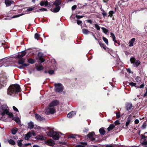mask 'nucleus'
<instances>
[{"label": "nucleus", "mask_w": 147, "mask_h": 147, "mask_svg": "<svg viewBox=\"0 0 147 147\" xmlns=\"http://www.w3.org/2000/svg\"><path fill=\"white\" fill-rule=\"evenodd\" d=\"M21 89L20 86L17 84H14L10 86L8 88L7 93L8 95L12 94L17 93L20 91Z\"/></svg>", "instance_id": "1"}, {"label": "nucleus", "mask_w": 147, "mask_h": 147, "mask_svg": "<svg viewBox=\"0 0 147 147\" xmlns=\"http://www.w3.org/2000/svg\"><path fill=\"white\" fill-rule=\"evenodd\" d=\"M0 114L3 116L6 114L8 115L9 117L10 118L13 117V113L9 111L8 108L6 105H3L0 107Z\"/></svg>", "instance_id": "2"}, {"label": "nucleus", "mask_w": 147, "mask_h": 147, "mask_svg": "<svg viewBox=\"0 0 147 147\" xmlns=\"http://www.w3.org/2000/svg\"><path fill=\"white\" fill-rule=\"evenodd\" d=\"M47 135L49 137H52L53 139L55 140L59 139V133L53 130L50 131L47 133Z\"/></svg>", "instance_id": "3"}, {"label": "nucleus", "mask_w": 147, "mask_h": 147, "mask_svg": "<svg viewBox=\"0 0 147 147\" xmlns=\"http://www.w3.org/2000/svg\"><path fill=\"white\" fill-rule=\"evenodd\" d=\"M55 90L58 92H61L63 90V88L62 84L60 83L55 84Z\"/></svg>", "instance_id": "4"}, {"label": "nucleus", "mask_w": 147, "mask_h": 147, "mask_svg": "<svg viewBox=\"0 0 147 147\" xmlns=\"http://www.w3.org/2000/svg\"><path fill=\"white\" fill-rule=\"evenodd\" d=\"M55 111V109L54 107L49 106L45 110V113L47 114H53Z\"/></svg>", "instance_id": "5"}, {"label": "nucleus", "mask_w": 147, "mask_h": 147, "mask_svg": "<svg viewBox=\"0 0 147 147\" xmlns=\"http://www.w3.org/2000/svg\"><path fill=\"white\" fill-rule=\"evenodd\" d=\"M130 61L131 62L133 63L135 66H138L140 63V61L139 60L136 61L134 57L131 58Z\"/></svg>", "instance_id": "6"}, {"label": "nucleus", "mask_w": 147, "mask_h": 147, "mask_svg": "<svg viewBox=\"0 0 147 147\" xmlns=\"http://www.w3.org/2000/svg\"><path fill=\"white\" fill-rule=\"evenodd\" d=\"M125 108L127 111H129L133 109L134 107L130 103H127L125 104Z\"/></svg>", "instance_id": "7"}, {"label": "nucleus", "mask_w": 147, "mask_h": 147, "mask_svg": "<svg viewBox=\"0 0 147 147\" xmlns=\"http://www.w3.org/2000/svg\"><path fill=\"white\" fill-rule=\"evenodd\" d=\"M45 143L48 145L52 146H53L55 144L54 141L52 139L47 140L46 141Z\"/></svg>", "instance_id": "8"}, {"label": "nucleus", "mask_w": 147, "mask_h": 147, "mask_svg": "<svg viewBox=\"0 0 147 147\" xmlns=\"http://www.w3.org/2000/svg\"><path fill=\"white\" fill-rule=\"evenodd\" d=\"M59 103V102L57 100H55L52 101L49 105V106L53 107L55 106H57Z\"/></svg>", "instance_id": "9"}, {"label": "nucleus", "mask_w": 147, "mask_h": 147, "mask_svg": "<svg viewBox=\"0 0 147 147\" xmlns=\"http://www.w3.org/2000/svg\"><path fill=\"white\" fill-rule=\"evenodd\" d=\"M20 59L18 61V64L23 65L24 66H28V64L24 63L25 62V59L24 58Z\"/></svg>", "instance_id": "10"}, {"label": "nucleus", "mask_w": 147, "mask_h": 147, "mask_svg": "<svg viewBox=\"0 0 147 147\" xmlns=\"http://www.w3.org/2000/svg\"><path fill=\"white\" fill-rule=\"evenodd\" d=\"M26 52L25 51H22L21 52L19 53L18 55L16 56L17 58H22L26 54Z\"/></svg>", "instance_id": "11"}, {"label": "nucleus", "mask_w": 147, "mask_h": 147, "mask_svg": "<svg viewBox=\"0 0 147 147\" xmlns=\"http://www.w3.org/2000/svg\"><path fill=\"white\" fill-rule=\"evenodd\" d=\"M35 117L36 119L38 121H42L44 120V118L41 117L37 114H35Z\"/></svg>", "instance_id": "12"}, {"label": "nucleus", "mask_w": 147, "mask_h": 147, "mask_svg": "<svg viewBox=\"0 0 147 147\" xmlns=\"http://www.w3.org/2000/svg\"><path fill=\"white\" fill-rule=\"evenodd\" d=\"M75 111H72L69 113L67 115V117L69 118H71L74 117L76 114Z\"/></svg>", "instance_id": "13"}, {"label": "nucleus", "mask_w": 147, "mask_h": 147, "mask_svg": "<svg viewBox=\"0 0 147 147\" xmlns=\"http://www.w3.org/2000/svg\"><path fill=\"white\" fill-rule=\"evenodd\" d=\"M95 134L94 132H92L87 135V136L89 138H90L92 141H94L95 140V138H93V136Z\"/></svg>", "instance_id": "14"}, {"label": "nucleus", "mask_w": 147, "mask_h": 147, "mask_svg": "<svg viewBox=\"0 0 147 147\" xmlns=\"http://www.w3.org/2000/svg\"><path fill=\"white\" fill-rule=\"evenodd\" d=\"M13 2L11 0H5V3L7 6H10Z\"/></svg>", "instance_id": "15"}, {"label": "nucleus", "mask_w": 147, "mask_h": 147, "mask_svg": "<svg viewBox=\"0 0 147 147\" xmlns=\"http://www.w3.org/2000/svg\"><path fill=\"white\" fill-rule=\"evenodd\" d=\"M135 40V38H133L129 41V47H132L134 46L133 44Z\"/></svg>", "instance_id": "16"}, {"label": "nucleus", "mask_w": 147, "mask_h": 147, "mask_svg": "<svg viewBox=\"0 0 147 147\" xmlns=\"http://www.w3.org/2000/svg\"><path fill=\"white\" fill-rule=\"evenodd\" d=\"M34 123L32 121L30 122L28 124V128L30 129H32L34 127Z\"/></svg>", "instance_id": "17"}, {"label": "nucleus", "mask_w": 147, "mask_h": 147, "mask_svg": "<svg viewBox=\"0 0 147 147\" xmlns=\"http://www.w3.org/2000/svg\"><path fill=\"white\" fill-rule=\"evenodd\" d=\"M32 136V134L31 132H28L26 135L25 137V140H28L29 138Z\"/></svg>", "instance_id": "18"}, {"label": "nucleus", "mask_w": 147, "mask_h": 147, "mask_svg": "<svg viewBox=\"0 0 147 147\" xmlns=\"http://www.w3.org/2000/svg\"><path fill=\"white\" fill-rule=\"evenodd\" d=\"M99 131L101 135H104L105 133V131L103 127L100 128L99 130Z\"/></svg>", "instance_id": "19"}, {"label": "nucleus", "mask_w": 147, "mask_h": 147, "mask_svg": "<svg viewBox=\"0 0 147 147\" xmlns=\"http://www.w3.org/2000/svg\"><path fill=\"white\" fill-rule=\"evenodd\" d=\"M61 1L60 0H56L53 4L55 5L56 6H57L61 4Z\"/></svg>", "instance_id": "20"}, {"label": "nucleus", "mask_w": 147, "mask_h": 147, "mask_svg": "<svg viewBox=\"0 0 147 147\" xmlns=\"http://www.w3.org/2000/svg\"><path fill=\"white\" fill-rule=\"evenodd\" d=\"M111 35L113 41L115 43H117V41L116 40V37L114 34L113 33L111 32Z\"/></svg>", "instance_id": "21"}, {"label": "nucleus", "mask_w": 147, "mask_h": 147, "mask_svg": "<svg viewBox=\"0 0 147 147\" xmlns=\"http://www.w3.org/2000/svg\"><path fill=\"white\" fill-rule=\"evenodd\" d=\"M18 129L17 128H13L11 130V132L12 134L14 135L16 134L17 131H18Z\"/></svg>", "instance_id": "22"}, {"label": "nucleus", "mask_w": 147, "mask_h": 147, "mask_svg": "<svg viewBox=\"0 0 147 147\" xmlns=\"http://www.w3.org/2000/svg\"><path fill=\"white\" fill-rule=\"evenodd\" d=\"M115 125L113 124H111L108 128L107 130L108 131H110L113 129L115 127Z\"/></svg>", "instance_id": "23"}, {"label": "nucleus", "mask_w": 147, "mask_h": 147, "mask_svg": "<svg viewBox=\"0 0 147 147\" xmlns=\"http://www.w3.org/2000/svg\"><path fill=\"white\" fill-rule=\"evenodd\" d=\"M56 7L54 9L53 12H57L59 11L60 9V7L59 6Z\"/></svg>", "instance_id": "24"}, {"label": "nucleus", "mask_w": 147, "mask_h": 147, "mask_svg": "<svg viewBox=\"0 0 147 147\" xmlns=\"http://www.w3.org/2000/svg\"><path fill=\"white\" fill-rule=\"evenodd\" d=\"M136 80L137 82H138L139 84H141V78L138 76H137L136 78Z\"/></svg>", "instance_id": "25"}, {"label": "nucleus", "mask_w": 147, "mask_h": 147, "mask_svg": "<svg viewBox=\"0 0 147 147\" xmlns=\"http://www.w3.org/2000/svg\"><path fill=\"white\" fill-rule=\"evenodd\" d=\"M82 31L83 34H88L90 32L88 31L87 30L85 29H82Z\"/></svg>", "instance_id": "26"}, {"label": "nucleus", "mask_w": 147, "mask_h": 147, "mask_svg": "<svg viewBox=\"0 0 147 147\" xmlns=\"http://www.w3.org/2000/svg\"><path fill=\"white\" fill-rule=\"evenodd\" d=\"M9 143L12 145H14L15 144V143L14 141L12 139H10L8 141Z\"/></svg>", "instance_id": "27"}, {"label": "nucleus", "mask_w": 147, "mask_h": 147, "mask_svg": "<svg viewBox=\"0 0 147 147\" xmlns=\"http://www.w3.org/2000/svg\"><path fill=\"white\" fill-rule=\"evenodd\" d=\"M81 144H79L78 145V146L79 147H84V146L86 145L87 144L86 143H83L82 142H81L80 143Z\"/></svg>", "instance_id": "28"}, {"label": "nucleus", "mask_w": 147, "mask_h": 147, "mask_svg": "<svg viewBox=\"0 0 147 147\" xmlns=\"http://www.w3.org/2000/svg\"><path fill=\"white\" fill-rule=\"evenodd\" d=\"M102 39L103 41L105 42L106 44L107 45H108V39L105 38V37H102Z\"/></svg>", "instance_id": "29"}, {"label": "nucleus", "mask_w": 147, "mask_h": 147, "mask_svg": "<svg viewBox=\"0 0 147 147\" xmlns=\"http://www.w3.org/2000/svg\"><path fill=\"white\" fill-rule=\"evenodd\" d=\"M13 119L15 120L17 123L18 124L20 123L19 119L18 118H13Z\"/></svg>", "instance_id": "30"}, {"label": "nucleus", "mask_w": 147, "mask_h": 147, "mask_svg": "<svg viewBox=\"0 0 147 147\" xmlns=\"http://www.w3.org/2000/svg\"><path fill=\"white\" fill-rule=\"evenodd\" d=\"M101 29H102L103 32L106 34L108 32V30L107 29L104 27H102Z\"/></svg>", "instance_id": "31"}, {"label": "nucleus", "mask_w": 147, "mask_h": 147, "mask_svg": "<svg viewBox=\"0 0 147 147\" xmlns=\"http://www.w3.org/2000/svg\"><path fill=\"white\" fill-rule=\"evenodd\" d=\"M28 62L30 63L33 64L34 63L35 61L31 59H30L28 60Z\"/></svg>", "instance_id": "32"}, {"label": "nucleus", "mask_w": 147, "mask_h": 147, "mask_svg": "<svg viewBox=\"0 0 147 147\" xmlns=\"http://www.w3.org/2000/svg\"><path fill=\"white\" fill-rule=\"evenodd\" d=\"M22 141V140H18V144L19 147H22V144L21 142Z\"/></svg>", "instance_id": "33"}, {"label": "nucleus", "mask_w": 147, "mask_h": 147, "mask_svg": "<svg viewBox=\"0 0 147 147\" xmlns=\"http://www.w3.org/2000/svg\"><path fill=\"white\" fill-rule=\"evenodd\" d=\"M40 36V35L36 33L34 35L35 38L36 39L38 40V38Z\"/></svg>", "instance_id": "34"}, {"label": "nucleus", "mask_w": 147, "mask_h": 147, "mask_svg": "<svg viewBox=\"0 0 147 147\" xmlns=\"http://www.w3.org/2000/svg\"><path fill=\"white\" fill-rule=\"evenodd\" d=\"M43 69V67L42 65H40L37 67V69L38 71H40Z\"/></svg>", "instance_id": "35"}, {"label": "nucleus", "mask_w": 147, "mask_h": 147, "mask_svg": "<svg viewBox=\"0 0 147 147\" xmlns=\"http://www.w3.org/2000/svg\"><path fill=\"white\" fill-rule=\"evenodd\" d=\"M37 138L38 139H39L40 140H42L43 139V137L42 136L39 135L37 136Z\"/></svg>", "instance_id": "36"}, {"label": "nucleus", "mask_w": 147, "mask_h": 147, "mask_svg": "<svg viewBox=\"0 0 147 147\" xmlns=\"http://www.w3.org/2000/svg\"><path fill=\"white\" fill-rule=\"evenodd\" d=\"M34 8V7H29L28 9H27V11H32Z\"/></svg>", "instance_id": "37"}, {"label": "nucleus", "mask_w": 147, "mask_h": 147, "mask_svg": "<svg viewBox=\"0 0 147 147\" xmlns=\"http://www.w3.org/2000/svg\"><path fill=\"white\" fill-rule=\"evenodd\" d=\"M116 118H119L120 117V113L119 112H117L116 113Z\"/></svg>", "instance_id": "38"}, {"label": "nucleus", "mask_w": 147, "mask_h": 147, "mask_svg": "<svg viewBox=\"0 0 147 147\" xmlns=\"http://www.w3.org/2000/svg\"><path fill=\"white\" fill-rule=\"evenodd\" d=\"M77 135H75V134H70L69 135V137L70 138H75L76 136H77Z\"/></svg>", "instance_id": "39"}, {"label": "nucleus", "mask_w": 147, "mask_h": 147, "mask_svg": "<svg viewBox=\"0 0 147 147\" xmlns=\"http://www.w3.org/2000/svg\"><path fill=\"white\" fill-rule=\"evenodd\" d=\"M95 28L98 30H100V27L97 24H95Z\"/></svg>", "instance_id": "40"}, {"label": "nucleus", "mask_w": 147, "mask_h": 147, "mask_svg": "<svg viewBox=\"0 0 147 147\" xmlns=\"http://www.w3.org/2000/svg\"><path fill=\"white\" fill-rule=\"evenodd\" d=\"M129 84L132 86H135L136 85V83H134L133 82H131L129 83Z\"/></svg>", "instance_id": "41"}, {"label": "nucleus", "mask_w": 147, "mask_h": 147, "mask_svg": "<svg viewBox=\"0 0 147 147\" xmlns=\"http://www.w3.org/2000/svg\"><path fill=\"white\" fill-rule=\"evenodd\" d=\"M147 124L146 123H144L142 126V129H144L146 128Z\"/></svg>", "instance_id": "42"}, {"label": "nucleus", "mask_w": 147, "mask_h": 147, "mask_svg": "<svg viewBox=\"0 0 147 147\" xmlns=\"http://www.w3.org/2000/svg\"><path fill=\"white\" fill-rule=\"evenodd\" d=\"M114 13L113 11H110L109 13L111 17L112 16V15Z\"/></svg>", "instance_id": "43"}, {"label": "nucleus", "mask_w": 147, "mask_h": 147, "mask_svg": "<svg viewBox=\"0 0 147 147\" xmlns=\"http://www.w3.org/2000/svg\"><path fill=\"white\" fill-rule=\"evenodd\" d=\"M142 144L143 145L147 144V141L146 140H144L143 142L142 143Z\"/></svg>", "instance_id": "44"}, {"label": "nucleus", "mask_w": 147, "mask_h": 147, "mask_svg": "<svg viewBox=\"0 0 147 147\" xmlns=\"http://www.w3.org/2000/svg\"><path fill=\"white\" fill-rule=\"evenodd\" d=\"M114 123L115 125H118L120 124V123L119 120H117Z\"/></svg>", "instance_id": "45"}, {"label": "nucleus", "mask_w": 147, "mask_h": 147, "mask_svg": "<svg viewBox=\"0 0 147 147\" xmlns=\"http://www.w3.org/2000/svg\"><path fill=\"white\" fill-rule=\"evenodd\" d=\"M54 71L53 70H49V73L50 74H52L54 73Z\"/></svg>", "instance_id": "46"}, {"label": "nucleus", "mask_w": 147, "mask_h": 147, "mask_svg": "<svg viewBox=\"0 0 147 147\" xmlns=\"http://www.w3.org/2000/svg\"><path fill=\"white\" fill-rule=\"evenodd\" d=\"M77 23L78 25H80L82 24V21L80 20H77Z\"/></svg>", "instance_id": "47"}, {"label": "nucleus", "mask_w": 147, "mask_h": 147, "mask_svg": "<svg viewBox=\"0 0 147 147\" xmlns=\"http://www.w3.org/2000/svg\"><path fill=\"white\" fill-rule=\"evenodd\" d=\"M102 14L104 16H106L107 13L104 10L103 11V12L102 13Z\"/></svg>", "instance_id": "48"}, {"label": "nucleus", "mask_w": 147, "mask_h": 147, "mask_svg": "<svg viewBox=\"0 0 147 147\" xmlns=\"http://www.w3.org/2000/svg\"><path fill=\"white\" fill-rule=\"evenodd\" d=\"M76 17L77 19H80L83 17V16L77 15L76 16Z\"/></svg>", "instance_id": "49"}, {"label": "nucleus", "mask_w": 147, "mask_h": 147, "mask_svg": "<svg viewBox=\"0 0 147 147\" xmlns=\"http://www.w3.org/2000/svg\"><path fill=\"white\" fill-rule=\"evenodd\" d=\"M22 65L21 66H17L16 67H17L19 69H21L23 68L24 67H26V66H24L23 65Z\"/></svg>", "instance_id": "50"}, {"label": "nucleus", "mask_w": 147, "mask_h": 147, "mask_svg": "<svg viewBox=\"0 0 147 147\" xmlns=\"http://www.w3.org/2000/svg\"><path fill=\"white\" fill-rule=\"evenodd\" d=\"M13 109L16 111H18V109L15 106H13Z\"/></svg>", "instance_id": "51"}, {"label": "nucleus", "mask_w": 147, "mask_h": 147, "mask_svg": "<svg viewBox=\"0 0 147 147\" xmlns=\"http://www.w3.org/2000/svg\"><path fill=\"white\" fill-rule=\"evenodd\" d=\"M147 136H146L145 135H141V138L142 139L146 138H147Z\"/></svg>", "instance_id": "52"}, {"label": "nucleus", "mask_w": 147, "mask_h": 147, "mask_svg": "<svg viewBox=\"0 0 147 147\" xmlns=\"http://www.w3.org/2000/svg\"><path fill=\"white\" fill-rule=\"evenodd\" d=\"M31 132L32 134V135L33 136H35L36 135L35 133L33 131H31L30 132Z\"/></svg>", "instance_id": "53"}, {"label": "nucleus", "mask_w": 147, "mask_h": 147, "mask_svg": "<svg viewBox=\"0 0 147 147\" xmlns=\"http://www.w3.org/2000/svg\"><path fill=\"white\" fill-rule=\"evenodd\" d=\"M40 5L41 6H43L45 5L44 1H42L40 3Z\"/></svg>", "instance_id": "54"}, {"label": "nucleus", "mask_w": 147, "mask_h": 147, "mask_svg": "<svg viewBox=\"0 0 147 147\" xmlns=\"http://www.w3.org/2000/svg\"><path fill=\"white\" fill-rule=\"evenodd\" d=\"M134 122L136 124H138L139 123V121L138 119H136L135 120Z\"/></svg>", "instance_id": "55"}, {"label": "nucleus", "mask_w": 147, "mask_h": 147, "mask_svg": "<svg viewBox=\"0 0 147 147\" xmlns=\"http://www.w3.org/2000/svg\"><path fill=\"white\" fill-rule=\"evenodd\" d=\"M39 10L42 11H47V9H46L43 8H42V9H40Z\"/></svg>", "instance_id": "56"}, {"label": "nucleus", "mask_w": 147, "mask_h": 147, "mask_svg": "<svg viewBox=\"0 0 147 147\" xmlns=\"http://www.w3.org/2000/svg\"><path fill=\"white\" fill-rule=\"evenodd\" d=\"M76 8V6L74 5L72 7V9L74 10H75Z\"/></svg>", "instance_id": "57"}, {"label": "nucleus", "mask_w": 147, "mask_h": 147, "mask_svg": "<svg viewBox=\"0 0 147 147\" xmlns=\"http://www.w3.org/2000/svg\"><path fill=\"white\" fill-rule=\"evenodd\" d=\"M45 5L46 6L48 5V3L47 1H44Z\"/></svg>", "instance_id": "58"}, {"label": "nucleus", "mask_w": 147, "mask_h": 147, "mask_svg": "<svg viewBox=\"0 0 147 147\" xmlns=\"http://www.w3.org/2000/svg\"><path fill=\"white\" fill-rule=\"evenodd\" d=\"M100 45L101 47H102L104 49H105V46L104 44H101Z\"/></svg>", "instance_id": "59"}, {"label": "nucleus", "mask_w": 147, "mask_h": 147, "mask_svg": "<svg viewBox=\"0 0 147 147\" xmlns=\"http://www.w3.org/2000/svg\"><path fill=\"white\" fill-rule=\"evenodd\" d=\"M39 59L42 63L44 62V60L42 58H40Z\"/></svg>", "instance_id": "60"}, {"label": "nucleus", "mask_w": 147, "mask_h": 147, "mask_svg": "<svg viewBox=\"0 0 147 147\" xmlns=\"http://www.w3.org/2000/svg\"><path fill=\"white\" fill-rule=\"evenodd\" d=\"M59 143L60 144H66V143L65 142H59Z\"/></svg>", "instance_id": "61"}, {"label": "nucleus", "mask_w": 147, "mask_h": 147, "mask_svg": "<svg viewBox=\"0 0 147 147\" xmlns=\"http://www.w3.org/2000/svg\"><path fill=\"white\" fill-rule=\"evenodd\" d=\"M144 84H142L140 85V88H144Z\"/></svg>", "instance_id": "62"}, {"label": "nucleus", "mask_w": 147, "mask_h": 147, "mask_svg": "<svg viewBox=\"0 0 147 147\" xmlns=\"http://www.w3.org/2000/svg\"><path fill=\"white\" fill-rule=\"evenodd\" d=\"M87 22H88L90 23V24H92V21L90 20H87Z\"/></svg>", "instance_id": "63"}, {"label": "nucleus", "mask_w": 147, "mask_h": 147, "mask_svg": "<svg viewBox=\"0 0 147 147\" xmlns=\"http://www.w3.org/2000/svg\"><path fill=\"white\" fill-rule=\"evenodd\" d=\"M129 122L130 121H127L125 123V125L126 126H127L128 125L129 123Z\"/></svg>", "instance_id": "64"}]
</instances>
